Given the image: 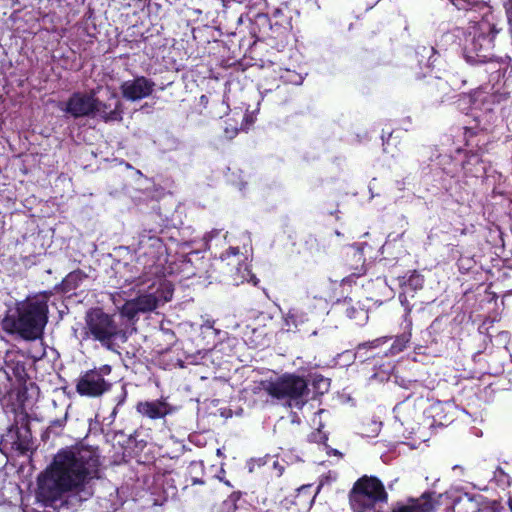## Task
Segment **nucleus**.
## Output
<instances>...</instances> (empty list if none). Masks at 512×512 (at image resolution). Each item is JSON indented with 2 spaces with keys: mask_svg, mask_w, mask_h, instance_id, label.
Here are the masks:
<instances>
[{
  "mask_svg": "<svg viewBox=\"0 0 512 512\" xmlns=\"http://www.w3.org/2000/svg\"><path fill=\"white\" fill-rule=\"evenodd\" d=\"M474 124L463 126L464 146L455 150V154H464L461 159V169L464 177H482L486 173V168L482 159V155L487 151L488 127L482 124L479 117L474 118Z\"/></svg>",
  "mask_w": 512,
  "mask_h": 512,
  "instance_id": "5",
  "label": "nucleus"
},
{
  "mask_svg": "<svg viewBox=\"0 0 512 512\" xmlns=\"http://www.w3.org/2000/svg\"><path fill=\"white\" fill-rule=\"evenodd\" d=\"M127 396H128V391H127V388H126V385L123 384L121 386V391L120 393L115 397L114 401H115V407L113 408V411L111 413V415L113 417L116 416L117 412H118V409L119 407H121L127 400Z\"/></svg>",
  "mask_w": 512,
  "mask_h": 512,
  "instance_id": "36",
  "label": "nucleus"
},
{
  "mask_svg": "<svg viewBox=\"0 0 512 512\" xmlns=\"http://www.w3.org/2000/svg\"><path fill=\"white\" fill-rule=\"evenodd\" d=\"M200 103L204 105V107L206 108V105L208 104V97L206 95H202L200 97Z\"/></svg>",
  "mask_w": 512,
  "mask_h": 512,
  "instance_id": "44",
  "label": "nucleus"
},
{
  "mask_svg": "<svg viewBox=\"0 0 512 512\" xmlns=\"http://www.w3.org/2000/svg\"><path fill=\"white\" fill-rule=\"evenodd\" d=\"M284 89H286V85H284L283 87H281L280 85H278V86L276 87V90H277V91H281V90H284Z\"/></svg>",
  "mask_w": 512,
  "mask_h": 512,
  "instance_id": "46",
  "label": "nucleus"
},
{
  "mask_svg": "<svg viewBox=\"0 0 512 512\" xmlns=\"http://www.w3.org/2000/svg\"><path fill=\"white\" fill-rule=\"evenodd\" d=\"M388 498L384 484L376 476L360 477L349 492L353 512H380L376 511V506L387 504Z\"/></svg>",
  "mask_w": 512,
  "mask_h": 512,
  "instance_id": "6",
  "label": "nucleus"
},
{
  "mask_svg": "<svg viewBox=\"0 0 512 512\" xmlns=\"http://www.w3.org/2000/svg\"><path fill=\"white\" fill-rule=\"evenodd\" d=\"M347 257L351 258L352 260L356 261V263H357L356 266L350 265V269L354 270V272H352V275H355V276L362 275L365 270L364 269L365 258H364L363 252L360 250H352L351 252L347 253Z\"/></svg>",
  "mask_w": 512,
  "mask_h": 512,
  "instance_id": "30",
  "label": "nucleus"
},
{
  "mask_svg": "<svg viewBox=\"0 0 512 512\" xmlns=\"http://www.w3.org/2000/svg\"><path fill=\"white\" fill-rule=\"evenodd\" d=\"M282 472H283V467L281 466V467H280V469H279L278 476H281V475H282Z\"/></svg>",
  "mask_w": 512,
  "mask_h": 512,
  "instance_id": "49",
  "label": "nucleus"
},
{
  "mask_svg": "<svg viewBox=\"0 0 512 512\" xmlns=\"http://www.w3.org/2000/svg\"><path fill=\"white\" fill-rule=\"evenodd\" d=\"M381 139L384 151L389 152V146L391 145V141L393 139V131H386L385 129H383Z\"/></svg>",
  "mask_w": 512,
  "mask_h": 512,
  "instance_id": "39",
  "label": "nucleus"
},
{
  "mask_svg": "<svg viewBox=\"0 0 512 512\" xmlns=\"http://www.w3.org/2000/svg\"><path fill=\"white\" fill-rule=\"evenodd\" d=\"M53 431H54V426H51V427L49 428L48 433H53Z\"/></svg>",
  "mask_w": 512,
  "mask_h": 512,
  "instance_id": "50",
  "label": "nucleus"
},
{
  "mask_svg": "<svg viewBox=\"0 0 512 512\" xmlns=\"http://www.w3.org/2000/svg\"><path fill=\"white\" fill-rule=\"evenodd\" d=\"M322 485H318L316 489L312 484L302 485L297 489L293 504L302 509H310L315 501L317 494L320 492Z\"/></svg>",
  "mask_w": 512,
  "mask_h": 512,
  "instance_id": "23",
  "label": "nucleus"
},
{
  "mask_svg": "<svg viewBox=\"0 0 512 512\" xmlns=\"http://www.w3.org/2000/svg\"><path fill=\"white\" fill-rule=\"evenodd\" d=\"M64 493V458L58 454L47 470L38 478L37 497L46 505L60 501L63 504Z\"/></svg>",
  "mask_w": 512,
  "mask_h": 512,
  "instance_id": "7",
  "label": "nucleus"
},
{
  "mask_svg": "<svg viewBox=\"0 0 512 512\" xmlns=\"http://www.w3.org/2000/svg\"><path fill=\"white\" fill-rule=\"evenodd\" d=\"M94 109V94L75 93L66 101V113H70L74 117L93 115Z\"/></svg>",
  "mask_w": 512,
  "mask_h": 512,
  "instance_id": "20",
  "label": "nucleus"
},
{
  "mask_svg": "<svg viewBox=\"0 0 512 512\" xmlns=\"http://www.w3.org/2000/svg\"><path fill=\"white\" fill-rule=\"evenodd\" d=\"M217 104H220L221 106H224V105H225V102H224V100H218V101H217Z\"/></svg>",
  "mask_w": 512,
  "mask_h": 512,
  "instance_id": "47",
  "label": "nucleus"
},
{
  "mask_svg": "<svg viewBox=\"0 0 512 512\" xmlns=\"http://www.w3.org/2000/svg\"><path fill=\"white\" fill-rule=\"evenodd\" d=\"M246 16L250 20V34L256 40L262 41L268 38H278V36L275 34V31L273 30L271 17L268 15V13L254 12L252 7H249Z\"/></svg>",
  "mask_w": 512,
  "mask_h": 512,
  "instance_id": "17",
  "label": "nucleus"
},
{
  "mask_svg": "<svg viewBox=\"0 0 512 512\" xmlns=\"http://www.w3.org/2000/svg\"><path fill=\"white\" fill-rule=\"evenodd\" d=\"M230 257L236 258V264H240V262L245 258L243 253L240 252L239 247L232 246H230L222 253L221 259L226 260L229 259Z\"/></svg>",
  "mask_w": 512,
  "mask_h": 512,
  "instance_id": "35",
  "label": "nucleus"
},
{
  "mask_svg": "<svg viewBox=\"0 0 512 512\" xmlns=\"http://www.w3.org/2000/svg\"><path fill=\"white\" fill-rule=\"evenodd\" d=\"M399 284L402 289V292L399 293V300L402 306L404 307L405 312H407V309H409V313H411L412 306L410 305L407 296L409 294L413 296L415 292L423 288L424 276L417 270H413L410 272L408 276H403L402 278H400Z\"/></svg>",
  "mask_w": 512,
  "mask_h": 512,
  "instance_id": "19",
  "label": "nucleus"
},
{
  "mask_svg": "<svg viewBox=\"0 0 512 512\" xmlns=\"http://www.w3.org/2000/svg\"><path fill=\"white\" fill-rule=\"evenodd\" d=\"M189 489V484L187 483L184 487H183V491H187Z\"/></svg>",
  "mask_w": 512,
  "mask_h": 512,
  "instance_id": "48",
  "label": "nucleus"
},
{
  "mask_svg": "<svg viewBox=\"0 0 512 512\" xmlns=\"http://www.w3.org/2000/svg\"><path fill=\"white\" fill-rule=\"evenodd\" d=\"M136 411L152 420L164 418L170 412L169 404L164 400L140 401L136 405Z\"/></svg>",
  "mask_w": 512,
  "mask_h": 512,
  "instance_id": "21",
  "label": "nucleus"
},
{
  "mask_svg": "<svg viewBox=\"0 0 512 512\" xmlns=\"http://www.w3.org/2000/svg\"><path fill=\"white\" fill-rule=\"evenodd\" d=\"M405 405H406V401L405 402H402V403H399L396 407H395V412L397 413L396 414V418L399 419V421L401 422V424L403 425L404 424V421L402 420V418L400 417V413L402 410H404L405 408Z\"/></svg>",
  "mask_w": 512,
  "mask_h": 512,
  "instance_id": "41",
  "label": "nucleus"
},
{
  "mask_svg": "<svg viewBox=\"0 0 512 512\" xmlns=\"http://www.w3.org/2000/svg\"><path fill=\"white\" fill-rule=\"evenodd\" d=\"M286 2H289V4L291 5V2H296V0H287ZM298 4H299V9H304V10H317L319 9V5H318V2L317 0H297Z\"/></svg>",
  "mask_w": 512,
  "mask_h": 512,
  "instance_id": "38",
  "label": "nucleus"
},
{
  "mask_svg": "<svg viewBox=\"0 0 512 512\" xmlns=\"http://www.w3.org/2000/svg\"><path fill=\"white\" fill-rule=\"evenodd\" d=\"M122 103L114 91L106 89V100L95 97V109L93 116H97L105 122L122 120Z\"/></svg>",
  "mask_w": 512,
  "mask_h": 512,
  "instance_id": "14",
  "label": "nucleus"
},
{
  "mask_svg": "<svg viewBox=\"0 0 512 512\" xmlns=\"http://www.w3.org/2000/svg\"><path fill=\"white\" fill-rule=\"evenodd\" d=\"M100 453L98 447L82 442L66 447V509L73 499L88 500L93 495L91 482L100 478Z\"/></svg>",
  "mask_w": 512,
  "mask_h": 512,
  "instance_id": "1",
  "label": "nucleus"
},
{
  "mask_svg": "<svg viewBox=\"0 0 512 512\" xmlns=\"http://www.w3.org/2000/svg\"><path fill=\"white\" fill-rule=\"evenodd\" d=\"M317 315L314 311L290 309L285 317L287 331L299 332L303 335L314 336L318 333Z\"/></svg>",
  "mask_w": 512,
  "mask_h": 512,
  "instance_id": "12",
  "label": "nucleus"
},
{
  "mask_svg": "<svg viewBox=\"0 0 512 512\" xmlns=\"http://www.w3.org/2000/svg\"><path fill=\"white\" fill-rule=\"evenodd\" d=\"M306 380L308 381V385L311 384L315 395H324L329 391L330 379L324 377L322 374L309 373Z\"/></svg>",
  "mask_w": 512,
  "mask_h": 512,
  "instance_id": "28",
  "label": "nucleus"
},
{
  "mask_svg": "<svg viewBox=\"0 0 512 512\" xmlns=\"http://www.w3.org/2000/svg\"><path fill=\"white\" fill-rule=\"evenodd\" d=\"M451 4L458 10L468 13H479L480 17L492 12V7L483 0H451Z\"/></svg>",
  "mask_w": 512,
  "mask_h": 512,
  "instance_id": "24",
  "label": "nucleus"
},
{
  "mask_svg": "<svg viewBox=\"0 0 512 512\" xmlns=\"http://www.w3.org/2000/svg\"><path fill=\"white\" fill-rule=\"evenodd\" d=\"M308 394V381L295 373H284L269 385V395L272 398L294 401L295 405L304 404L303 398Z\"/></svg>",
  "mask_w": 512,
  "mask_h": 512,
  "instance_id": "9",
  "label": "nucleus"
},
{
  "mask_svg": "<svg viewBox=\"0 0 512 512\" xmlns=\"http://www.w3.org/2000/svg\"><path fill=\"white\" fill-rule=\"evenodd\" d=\"M345 315L352 320H356L358 324H361L368 319V313L365 309L355 306L352 304L351 298H345L342 301Z\"/></svg>",
  "mask_w": 512,
  "mask_h": 512,
  "instance_id": "27",
  "label": "nucleus"
},
{
  "mask_svg": "<svg viewBox=\"0 0 512 512\" xmlns=\"http://www.w3.org/2000/svg\"><path fill=\"white\" fill-rule=\"evenodd\" d=\"M151 281L140 285L138 276L132 281L137 287H142L144 293L138 295L135 300L141 308V313L151 312L159 305H162L172 299L174 286L166 276H152Z\"/></svg>",
  "mask_w": 512,
  "mask_h": 512,
  "instance_id": "8",
  "label": "nucleus"
},
{
  "mask_svg": "<svg viewBox=\"0 0 512 512\" xmlns=\"http://www.w3.org/2000/svg\"><path fill=\"white\" fill-rule=\"evenodd\" d=\"M190 482L191 484L190 485H204L205 484V481L202 479V478H198V477H190Z\"/></svg>",
  "mask_w": 512,
  "mask_h": 512,
  "instance_id": "43",
  "label": "nucleus"
},
{
  "mask_svg": "<svg viewBox=\"0 0 512 512\" xmlns=\"http://www.w3.org/2000/svg\"><path fill=\"white\" fill-rule=\"evenodd\" d=\"M465 84L466 80L457 79L455 75H448V79L434 77L425 83L423 93L431 101L441 103L450 94L451 90L461 89Z\"/></svg>",
  "mask_w": 512,
  "mask_h": 512,
  "instance_id": "13",
  "label": "nucleus"
},
{
  "mask_svg": "<svg viewBox=\"0 0 512 512\" xmlns=\"http://www.w3.org/2000/svg\"><path fill=\"white\" fill-rule=\"evenodd\" d=\"M501 31L495 22L493 12L469 17L463 33V55L467 62L491 59L495 47V37Z\"/></svg>",
  "mask_w": 512,
  "mask_h": 512,
  "instance_id": "2",
  "label": "nucleus"
},
{
  "mask_svg": "<svg viewBox=\"0 0 512 512\" xmlns=\"http://www.w3.org/2000/svg\"><path fill=\"white\" fill-rule=\"evenodd\" d=\"M412 327L413 323L411 313H409V309H407V312L403 315V321L401 323L403 332L396 336L393 344L391 345V354L400 353L408 346L411 341Z\"/></svg>",
  "mask_w": 512,
  "mask_h": 512,
  "instance_id": "22",
  "label": "nucleus"
},
{
  "mask_svg": "<svg viewBox=\"0 0 512 512\" xmlns=\"http://www.w3.org/2000/svg\"><path fill=\"white\" fill-rule=\"evenodd\" d=\"M474 265L475 261L470 257L461 256L457 261L458 269L461 272H469L471 269H473Z\"/></svg>",
  "mask_w": 512,
  "mask_h": 512,
  "instance_id": "37",
  "label": "nucleus"
},
{
  "mask_svg": "<svg viewBox=\"0 0 512 512\" xmlns=\"http://www.w3.org/2000/svg\"><path fill=\"white\" fill-rule=\"evenodd\" d=\"M506 71L507 69H501L500 72L485 76L482 81L487 80V82L491 85V89L494 93L508 94V90L505 89L506 80L504 79Z\"/></svg>",
  "mask_w": 512,
  "mask_h": 512,
  "instance_id": "29",
  "label": "nucleus"
},
{
  "mask_svg": "<svg viewBox=\"0 0 512 512\" xmlns=\"http://www.w3.org/2000/svg\"><path fill=\"white\" fill-rule=\"evenodd\" d=\"M87 279V275L80 271L76 270L73 272H70L66 275V293H68L71 290H75L78 288L79 284Z\"/></svg>",
  "mask_w": 512,
  "mask_h": 512,
  "instance_id": "31",
  "label": "nucleus"
},
{
  "mask_svg": "<svg viewBox=\"0 0 512 512\" xmlns=\"http://www.w3.org/2000/svg\"><path fill=\"white\" fill-rule=\"evenodd\" d=\"M167 263L168 251L162 238L152 229H143L139 233L137 245L136 268L141 269L138 283L143 285L151 281L152 276L170 274L171 268Z\"/></svg>",
  "mask_w": 512,
  "mask_h": 512,
  "instance_id": "3",
  "label": "nucleus"
},
{
  "mask_svg": "<svg viewBox=\"0 0 512 512\" xmlns=\"http://www.w3.org/2000/svg\"><path fill=\"white\" fill-rule=\"evenodd\" d=\"M507 504H508V507H509L510 511L512 512V496L509 497V499L507 501Z\"/></svg>",
  "mask_w": 512,
  "mask_h": 512,
  "instance_id": "45",
  "label": "nucleus"
},
{
  "mask_svg": "<svg viewBox=\"0 0 512 512\" xmlns=\"http://www.w3.org/2000/svg\"><path fill=\"white\" fill-rule=\"evenodd\" d=\"M422 51L426 54H429V59L427 62L428 66H431L432 63L430 62L431 56L435 54V49L433 47H422Z\"/></svg>",
  "mask_w": 512,
  "mask_h": 512,
  "instance_id": "42",
  "label": "nucleus"
},
{
  "mask_svg": "<svg viewBox=\"0 0 512 512\" xmlns=\"http://www.w3.org/2000/svg\"><path fill=\"white\" fill-rule=\"evenodd\" d=\"M112 371L110 365H102L83 373L76 384V391L81 396L96 398L109 391L112 384L104 379Z\"/></svg>",
  "mask_w": 512,
  "mask_h": 512,
  "instance_id": "10",
  "label": "nucleus"
},
{
  "mask_svg": "<svg viewBox=\"0 0 512 512\" xmlns=\"http://www.w3.org/2000/svg\"><path fill=\"white\" fill-rule=\"evenodd\" d=\"M469 63L472 65H478V69L476 72L478 74H483L485 76L495 74L496 72H500L501 69L508 68V64L506 62L496 58L494 53H492L491 59H487L485 61L469 62Z\"/></svg>",
  "mask_w": 512,
  "mask_h": 512,
  "instance_id": "25",
  "label": "nucleus"
},
{
  "mask_svg": "<svg viewBox=\"0 0 512 512\" xmlns=\"http://www.w3.org/2000/svg\"><path fill=\"white\" fill-rule=\"evenodd\" d=\"M155 82L145 76H136L132 80L124 81L120 85V91L126 100L138 101L149 97L155 88Z\"/></svg>",
  "mask_w": 512,
  "mask_h": 512,
  "instance_id": "16",
  "label": "nucleus"
},
{
  "mask_svg": "<svg viewBox=\"0 0 512 512\" xmlns=\"http://www.w3.org/2000/svg\"><path fill=\"white\" fill-rule=\"evenodd\" d=\"M458 155H445L440 159V165L442 171L449 177L455 178L462 172L461 159H458Z\"/></svg>",
  "mask_w": 512,
  "mask_h": 512,
  "instance_id": "26",
  "label": "nucleus"
},
{
  "mask_svg": "<svg viewBox=\"0 0 512 512\" xmlns=\"http://www.w3.org/2000/svg\"><path fill=\"white\" fill-rule=\"evenodd\" d=\"M31 432L27 425L11 428L2 438L0 442V450H14L21 454L27 452L31 448Z\"/></svg>",
  "mask_w": 512,
  "mask_h": 512,
  "instance_id": "15",
  "label": "nucleus"
},
{
  "mask_svg": "<svg viewBox=\"0 0 512 512\" xmlns=\"http://www.w3.org/2000/svg\"><path fill=\"white\" fill-rule=\"evenodd\" d=\"M296 14H299V10L291 7L289 2H281L273 9L270 17L276 36L281 37L292 30V20Z\"/></svg>",
  "mask_w": 512,
  "mask_h": 512,
  "instance_id": "18",
  "label": "nucleus"
},
{
  "mask_svg": "<svg viewBox=\"0 0 512 512\" xmlns=\"http://www.w3.org/2000/svg\"><path fill=\"white\" fill-rule=\"evenodd\" d=\"M386 340L384 338H377L373 341L364 342L358 345V350L361 349H373L381 345Z\"/></svg>",
  "mask_w": 512,
  "mask_h": 512,
  "instance_id": "40",
  "label": "nucleus"
},
{
  "mask_svg": "<svg viewBox=\"0 0 512 512\" xmlns=\"http://www.w3.org/2000/svg\"><path fill=\"white\" fill-rule=\"evenodd\" d=\"M239 130H240V128L238 125V120L230 117L224 121L223 135H224L225 139H227V140L234 139L238 135Z\"/></svg>",
  "mask_w": 512,
  "mask_h": 512,
  "instance_id": "32",
  "label": "nucleus"
},
{
  "mask_svg": "<svg viewBox=\"0 0 512 512\" xmlns=\"http://www.w3.org/2000/svg\"><path fill=\"white\" fill-rule=\"evenodd\" d=\"M86 325L93 338L104 345L110 344L119 333L112 316L100 308L92 309L87 313Z\"/></svg>",
  "mask_w": 512,
  "mask_h": 512,
  "instance_id": "11",
  "label": "nucleus"
},
{
  "mask_svg": "<svg viewBox=\"0 0 512 512\" xmlns=\"http://www.w3.org/2000/svg\"><path fill=\"white\" fill-rule=\"evenodd\" d=\"M46 322V304L29 300L18 304L14 312L8 313L2 321V327L8 333H17L24 339L34 340L42 335Z\"/></svg>",
  "mask_w": 512,
  "mask_h": 512,
  "instance_id": "4",
  "label": "nucleus"
},
{
  "mask_svg": "<svg viewBox=\"0 0 512 512\" xmlns=\"http://www.w3.org/2000/svg\"><path fill=\"white\" fill-rule=\"evenodd\" d=\"M139 313H141V308L135 299L126 301L121 307V314L129 320L134 319Z\"/></svg>",
  "mask_w": 512,
  "mask_h": 512,
  "instance_id": "33",
  "label": "nucleus"
},
{
  "mask_svg": "<svg viewBox=\"0 0 512 512\" xmlns=\"http://www.w3.org/2000/svg\"><path fill=\"white\" fill-rule=\"evenodd\" d=\"M270 384H273V380H261L259 382H254L246 389V391L251 392L253 395H258L264 391L269 395Z\"/></svg>",
  "mask_w": 512,
  "mask_h": 512,
  "instance_id": "34",
  "label": "nucleus"
}]
</instances>
